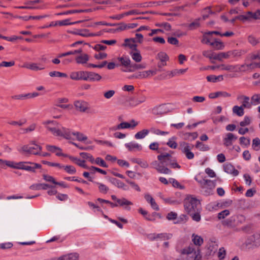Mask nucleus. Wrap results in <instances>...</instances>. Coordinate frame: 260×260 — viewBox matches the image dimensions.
Returning a JSON list of instances; mask_svg holds the SVG:
<instances>
[{
	"label": "nucleus",
	"mask_w": 260,
	"mask_h": 260,
	"mask_svg": "<svg viewBox=\"0 0 260 260\" xmlns=\"http://www.w3.org/2000/svg\"><path fill=\"white\" fill-rule=\"evenodd\" d=\"M157 158L160 161L161 165L166 167L170 166L175 158L168 153H161L160 155H157Z\"/></svg>",
	"instance_id": "423d86ee"
},
{
	"label": "nucleus",
	"mask_w": 260,
	"mask_h": 260,
	"mask_svg": "<svg viewBox=\"0 0 260 260\" xmlns=\"http://www.w3.org/2000/svg\"><path fill=\"white\" fill-rule=\"evenodd\" d=\"M237 137L235 136L232 133H228L225 137L223 139V144L225 146L228 147L233 144V141L237 140Z\"/></svg>",
	"instance_id": "6ab92c4d"
},
{
	"label": "nucleus",
	"mask_w": 260,
	"mask_h": 260,
	"mask_svg": "<svg viewBox=\"0 0 260 260\" xmlns=\"http://www.w3.org/2000/svg\"><path fill=\"white\" fill-rule=\"evenodd\" d=\"M198 136L197 132L193 133H186L184 134V139L188 140H195Z\"/></svg>",
	"instance_id": "4c0bfd02"
},
{
	"label": "nucleus",
	"mask_w": 260,
	"mask_h": 260,
	"mask_svg": "<svg viewBox=\"0 0 260 260\" xmlns=\"http://www.w3.org/2000/svg\"><path fill=\"white\" fill-rule=\"evenodd\" d=\"M54 126L48 125L46 126V128L55 136H62L67 139H71V133L70 129L63 127L61 129H60L59 124L57 122Z\"/></svg>",
	"instance_id": "7ed1b4c3"
},
{
	"label": "nucleus",
	"mask_w": 260,
	"mask_h": 260,
	"mask_svg": "<svg viewBox=\"0 0 260 260\" xmlns=\"http://www.w3.org/2000/svg\"><path fill=\"white\" fill-rule=\"evenodd\" d=\"M196 147L200 151H208L209 150V147L207 145H206L199 141H197L196 142Z\"/></svg>",
	"instance_id": "a18cd8bd"
},
{
	"label": "nucleus",
	"mask_w": 260,
	"mask_h": 260,
	"mask_svg": "<svg viewBox=\"0 0 260 260\" xmlns=\"http://www.w3.org/2000/svg\"><path fill=\"white\" fill-rule=\"evenodd\" d=\"M74 105L76 109L81 112H84L88 109V104L84 101H76L74 102Z\"/></svg>",
	"instance_id": "9b49d317"
},
{
	"label": "nucleus",
	"mask_w": 260,
	"mask_h": 260,
	"mask_svg": "<svg viewBox=\"0 0 260 260\" xmlns=\"http://www.w3.org/2000/svg\"><path fill=\"white\" fill-rule=\"evenodd\" d=\"M248 41L250 44H251L253 46H255L259 43L258 39L256 38L254 36L252 35H250L249 36H248Z\"/></svg>",
	"instance_id": "bf43d9fd"
},
{
	"label": "nucleus",
	"mask_w": 260,
	"mask_h": 260,
	"mask_svg": "<svg viewBox=\"0 0 260 260\" xmlns=\"http://www.w3.org/2000/svg\"><path fill=\"white\" fill-rule=\"evenodd\" d=\"M36 125L35 124H32L26 128H22L21 130L22 131V134H26L29 132H31L34 131L36 128Z\"/></svg>",
	"instance_id": "338daca9"
},
{
	"label": "nucleus",
	"mask_w": 260,
	"mask_h": 260,
	"mask_svg": "<svg viewBox=\"0 0 260 260\" xmlns=\"http://www.w3.org/2000/svg\"><path fill=\"white\" fill-rule=\"evenodd\" d=\"M73 33L75 35H78L85 37H93V35L89 33L87 29H81L78 30L77 31L74 32Z\"/></svg>",
	"instance_id": "ea45409f"
},
{
	"label": "nucleus",
	"mask_w": 260,
	"mask_h": 260,
	"mask_svg": "<svg viewBox=\"0 0 260 260\" xmlns=\"http://www.w3.org/2000/svg\"><path fill=\"white\" fill-rule=\"evenodd\" d=\"M180 149L183 153H185L191 150V148L189 144L185 142L180 143Z\"/></svg>",
	"instance_id": "58836bf2"
},
{
	"label": "nucleus",
	"mask_w": 260,
	"mask_h": 260,
	"mask_svg": "<svg viewBox=\"0 0 260 260\" xmlns=\"http://www.w3.org/2000/svg\"><path fill=\"white\" fill-rule=\"evenodd\" d=\"M195 180L200 184L202 192L205 196H209L213 194L214 189L216 186V181L205 178H200L199 176L194 178Z\"/></svg>",
	"instance_id": "f03ea898"
},
{
	"label": "nucleus",
	"mask_w": 260,
	"mask_h": 260,
	"mask_svg": "<svg viewBox=\"0 0 260 260\" xmlns=\"http://www.w3.org/2000/svg\"><path fill=\"white\" fill-rule=\"evenodd\" d=\"M250 118L247 116H245L243 120L241 121L240 122V125L241 126H245L249 125L250 124Z\"/></svg>",
	"instance_id": "0e129e2a"
},
{
	"label": "nucleus",
	"mask_w": 260,
	"mask_h": 260,
	"mask_svg": "<svg viewBox=\"0 0 260 260\" xmlns=\"http://www.w3.org/2000/svg\"><path fill=\"white\" fill-rule=\"evenodd\" d=\"M223 59H228L226 52H222L216 54L214 56V59L219 61H222Z\"/></svg>",
	"instance_id": "09e8293b"
},
{
	"label": "nucleus",
	"mask_w": 260,
	"mask_h": 260,
	"mask_svg": "<svg viewBox=\"0 0 260 260\" xmlns=\"http://www.w3.org/2000/svg\"><path fill=\"white\" fill-rule=\"evenodd\" d=\"M60 169H63L68 173L70 174H75L76 172V170L72 166H64L62 165V167Z\"/></svg>",
	"instance_id": "c03bdc74"
},
{
	"label": "nucleus",
	"mask_w": 260,
	"mask_h": 260,
	"mask_svg": "<svg viewBox=\"0 0 260 260\" xmlns=\"http://www.w3.org/2000/svg\"><path fill=\"white\" fill-rule=\"evenodd\" d=\"M50 77H63L67 78L68 75L66 73H61L58 71H52L49 73Z\"/></svg>",
	"instance_id": "49530a36"
},
{
	"label": "nucleus",
	"mask_w": 260,
	"mask_h": 260,
	"mask_svg": "<svg viewBox=\"0 0 260 260\" xmlns=\"http://www.w3.org/2000/svg\"><path fill=\"white\" fill-rule=\"evenodd\" d=\"M30 164V161H21L17 163L16 169L24 170L26 171L27 166Z\"/></svg>",
	"instance_id": "864d4df0"
},
{
	"label": "nucleus",
	"mask_w": 260,
	"mask_h": 260,
	"mask_svg": "<svg viewBox=\"0 0 260 260\" xmlns=\"http://www.w3.org/2000/svg\"><path fill=\"white\" fill-rule=\"evenodd\" d=\"M75 59L77 63L84 64L89 60V56L87 54H81L77 56Z\"/></svg>",
	"instance_id": "7c9ffc66"
},
{
	"label": "nucleus",
	"mask_w": 260,
	"mask_h": 260,
	"mask_svg": "<svg viewBox=\"0 0 260 260\" xmlns=\"http://www.w3.org/2000/svg\"><path fill=\"white\" fill-rule=\"evenodd\" d=\"M135 42L136 40L134 38L125 39L122 46L129 47L132 51L137 50V45Z\"/></svg>",
	"instance_id": "412c9836"
},
{
	"label": "nucleus",
	"mask_w": 260,
	"mask_h": 260,
	"mask_svg": "<svg viewBox=\"0 0 260 260\" xmlns=\"http://www.w3.org/2000/svg\"><path fill=\"white\" fill-rule=\"evenodd\" d=\"M247 246L258 247L260 245V235L254 234L249 236L245 242Z\"/></svg>",
	"instance_id": "6e6552de"
},
{
	"label": "nucleus",
	"mask_w": 260,
	"mask_h": 260,
	"mask_svg": "<svg viewBox=\"0 0 260 260\" xmlns=\"http://www.w3.org/2000/svg\"><path fill=\"white\" fill-rule=\"evenodd\" d=\"M57 25H59L60 26L63 25H72L76 23H78L80 22V21H76V22H70L69 19H65L59 21H57Z\"/></svg>",
	"instance_id": "4d7b16f0"
},
{
	"label": "nucleus",
	"mask_w": 260,
	"mask_h": 260,
	"mask_svg": "<svg viewBox=\"0 0 260 260\" xmlns=\"http://www.w3.org/2000/svg\"><path fill=\"white\" fill-rule=\"evenodd\" d=\"M226 255V251L223 247L219 249L218 252V257L219 259L222 260L224 258Z\"/></svg>",
	"instance_id": "774afa93"
},
{
	"label": "nucleus",
	"mask_w": 260,
	"mask_h": 260,
	"mask_svg": "<svg viewBox=\"0 0 260 260\" xmlns=\"http://www.w3.org/2000/svg\"><path fill=\"white\" fill-rule=\"evenodd\" d=\"M246 51L244 50H233V57H240L243 54H244Z\"/></svg>",
	"instance_id": "052dcab7"
},
{
	"label": "nucleus",
	"mask_w": 260,
	"mask_h": 260,
	"mask_svg": "<svg viewBox=\"0 0 260 260\" xmlns=\"http://www.w3.org/2000/svg\"><path fill=\"white\" fill-rule=\"evenodd\" d=\"M102 79V76L96 73L86 71L85 81L90 82L99 81Z\"/></svg>",
	"instance_id": "ddd939ff"
},
{
	"label": "nucleus",
	"mask_w": 260,
	"mask_h": 260,
	"mask_svg": "<svg viewBox=\"0 0 260 260\" xmlns=\"http://www.w3.org/2000/svg\"><path fill=\"white\" fill-rule=\"evenodd\" d=\"M240 143L241 145L248 146L250 145V140L248 138H246L244 137H241L240 138Z\"/></svg>",
	"instance_id": "69168bd1"
},
{
	"label": "nucleus",
	"mask_w": 260,
	"mask_h": 260,
	"mask_svg": "<svg viewBox=\"0 0 260 260\" xmlns=\"http://www.w3.org/2000/svg\"><path fill=\"white\" fill-rule=\"evenodd\" d=\"M247 60H253L256 59L260 60V51L255 53H250L247 57Z\"/></svg>",
	"instance_id": "5fc2aeb1"
},
{
	"label": "nucleus",
	"mask_w": 260,
	"mask_h": 260,
	"mask_svg": "<svg viewBox=\"0 0 260 260\" xmlns=\"http://www.w3.org/2000/svg\"><path fill=\"white\" fill-rule=\"evenodd\" d=\"M252 147L255 151L260 150V139L258 138H255L253 139Z\"/></svg>",
	"instance_id": "79ce46f5"
},
{
	"label": "nucleus",
	"mask_w": 260,
	"mask_h": 260,
	"mask_svg": "<svg viewBox=\"0 0 260 260\" xmlns=\"http://www.w3.org/2000/svg\"><path fill=\"white\" fill-rule=\"evenodd\" d=\"M151 165L152 168L156 169L159 173L165 174H172V171L167 167L162 166L160 161L158 162L157 161L154 160L151 163Z\"/></svg>",
	"instance_id": "0eeeda50"
},
{
	"label": "nucleus",
	"mask_w": 260,
	"mask_h": 260,
	"mask_svg": "<svg viewBox=\"0 0 260 260\" xmlns=\"http://www.w3.org/2000/svg\"><path fill=\"white\" fill-rule=\"evenodd\" d=\"M109 181L112 184L115 185L119 188H122L124 190H128L129 189V188L127 185H126L124 183H123L120 180H119L116 178H110L109 179Z\"/></svg>",
	"instance_id": "aec40b11"
},
{
	"label": "nucleus",
	"mask_w": 260,
	"mask_h": 260,
	"mask_svg": "<svg viewBox=\"0 0 260 260\" xmlns=\"http://www.w3.org/2000/svg\"><path fill=\"white\" fill-rule=\"evenodd\" d=\"M220 96L224 98L230 97L231 96V94L225 91H218L216 92H212L209 94V98L210 99H215Z\"/></svg>",
	"instance_id": "393cba45"
},
{
	"label": "nucleus",
	"mask_w": 260,
	"mask_h": 260,
	"mask_svg": "<svg viewBox=\"0 0 260 260\" xmlns=\"http://www.w3.org/2000/svg\"><path fill=\"white\" fill-rule=\"evenodd\" d=\"M118 60L120 61L122 66L127 67L130 66L131 60L129 57L126 56H122L118 58Z\"/></svg>",
	"instance_id": "37998d69"
},
{
	"label": "nucleus",
	"mask_w": 260,
	"mask_h": 260,
	"mask_svg": "<svg viewBox=\"0 0 260 260\" xmlns=\"http://www.w3.org/2000/svg\"><path fill=\"white\" fill-rule=\"evenodd\" d=\"M135 163L138 164L141 167L143 168H147L149 167V165L147 161L142 160L140 158H137L134 161Z\"/></svg>",
	"instance_id": "de8ad7c7"
},
{
	"label": "nucleus",
	"mask_w": 260,
	"mask_h": 260,
	"mask_svg": "<svg viewBox=\"0 0 260 260\" xmlns=\"http://www.w3.org/2000/svg\"><path fill=\"white\" fill-rule=\"evenodd\" d=\"M242 107L239 106H234L233 107L232 111L233 113L236 114L238 116H242L244 114V110Z\"/></svg>",
	"instance_id": "72a5a7b5"
},
{
	"label": "nucleus",
	"mask_w": 260,
	"mask_h": 260,
	"mask_svg": "<svg viewBox=\"0 0 260 260\" xmlns=\"http://www.w3.org/2000/svg\"><path fill=\"white\" fill-rule=\"evenodd\" d=\"M86 71L73 72L70 74L71 79L74 80L85 81Z\"/></svg>",
	"instance_id": "2eb2a0df"
},
{
	"label": "nucleus",
	"mask_w": 260,
	"mask_h": 260,
	"mask_svg": "<svg viewBox=\"0 0 260 260\" xmlns=\"http://www.w3.org/2000/svg\"><path fill=\"white\" fill-rule=\"evenodd\" d=\"M238 218L243 219V217L242 215L237 216L234 215L230 217L228 219L222 221V225L229 227H233L237 225V219Z\"/></svg>",
	"instance_id": "9d476101"
},
{
	"label": "nucleus",
	"mask_w": 260,
	"mask_h": 260,
	"mask_svg": "<svg viewBox=\"0 0 260 260\" xmlns=\"http://www.w3.org/2000/svg\"><path fill=\"white\" fill-rule=\"evenodd\" d=\"M138 122H136L134 120L131 121V123L123 122L117 125L116 129H125L128 128H134L138 125Z\"/></svg>",
	"instance_id": "a211bd4d"
},
{
	"label": "nucleus",
	"mask_w": 260,
	"mask_h": 260,
	"mask_svg": "<svg viewBox=\"0 0 260 260\" xmlns=\"http://www.w3.org/2000/svg\"><path fill=\"white\" fill-rule=\"evenodd\" d=\"M146 100L145 95H141L138 97H132L129 99V104L133 107L137 106L139 104L144 103Z\"/></svg>",
	"instance_id": "4468645a"
},
{
	"label": "nucleus",
	"mask_w": 260,
	"mask_h": 260,
	"mask_svg": "<svg viewBox=\"0 0 260 260\" xmlns=\"http://www.w3.org/2000/svg\"><path fill=\"white\" fill-rule=\"evenodd\" d=\"M248 71L246 63H244L241 65L236 64V72H245Z\"/></svg>",
	"instance_id": "8fccbe9b"
},
{
	"label": "nucleus",
	"mask_w": 260,
	"mask_h": 260,
	"mask_svg": "<svg viewBox=\"0 0 260 260\" xmlns=\"http://www.w3.org/2000/svg\"><path fill=\"white\" fill-rule=\"evenodd\" d=\"M93 183L98 186L99 190L101 193L107 194L109 190V187L102 183L95 181Z\"/></svg>",
	"instance_id": "c85d7f7f"
},
{
	"label": "nucleus",
	"mask_w": 260,
	"mask_h": 260,
	"mask_svg": "<svg viewBox=\"0 0 260 260\" xmlns=\"http://www.w3.org/2000/svg\"><path fill=\"white\" fill-rule=\"evenodd\" d=\"M149 133V129H143V130L137 133L135 135V138L136 139H143L148 135Z\"/></svg>",
	"instance_id": "473e14b6"
},
{
	"label": "nucleus",
	"mask_w": 260,
	"mask_h": 260,
	"mask_svg": "<svg viewBox=\"0 0 260 260\" xmlns=\"http://www.w3.org/2000/svg\"><path fill=\"white\" fill-rule=\"evenodd\" d=\"M117 203L118 206L123 207L124 209L128 211H129L131 209L129 206L133 205L132 202L127 200L124 198L119 199V200H117Z\"/></svg>",
	"instance_id": "f3484780"
},
{
	"label": "nucleus",
	"mask_w": 260,
	"mask_h": 260,
	"mask_svg": "<svg viewBox=\"0 0 260 260\" xmlns=\"http://www.w3.org/2000/svg\"><path fill=\"white\" fill-rule=\"evenodd\" d=\"M181 253L182 254L187 255L192 254V257H193V259L189 258L188 260H201V250L199 248L196 250L192 245L182 249Z\"/></svg>",
	"instance_id": "39448f33"
},
{
	"label": "nucleus",
	"mask_w": 260,
	"mask_h": 260,
	"mask_svg": "<svg viewBox=\"0 0 260 260\" xmlns=\"http://www.w3.org/2000/svg\"><path fill=\"white\" fill-rule=\"evenodd\" d=\"M237 100L241 103L242 105L241 106L243 108L248 109L251 108L252 106L249 96L243 94H240L237 96Z\"/></svg>",
	"instance_id": "1a4fd4ad"
},
{
	"label": "nucleus",
	"mask_w": 260,
	"mask_h": 260,
	"mask_svg": "<svg viewBox=\"0 0 260 260\" xmlns=\"http://www.w3.org/2000/svg\"><path fill=\"white\" fill-rule=\"evenodd\" d=\"M129 54L132 59L137 62H139L142 60V57L140 54V51L137 49V50L132 51Z\"/></svg>",
	"instance_id": "bb28decb"
},
{
	"label": "nucleus",
	"mask_w": 260,
	"mask_h": 260,
	"mask_svg": "<svg viewBox=\"0 0 260 260\" xmlns=\"http://www.w3.org/2000/svg\"><path fill=\"white\" fill-rule=\"evenodd\" d=\"M33 145L30 146L28 145H23L20 148L18 149V151L23 154H28L34 155L40 154V152L42 150V147L34 143H31Z\"/></svg>",
	"instance_id": "20e7f679"
},
{
	"label": "nucleus",
	"mask_w": 260,
	"mask_h": 260,
	"mask_svg": "<svg viewBox=\"0 0 260 260\" xmlns=\"http://www.w3.org/2000/svg\"><path fill=\"white\" fill-rule=\"evenodd\" d=\"M41 167L42 166L40 164L30 161V164H29L27 166L26 171L29 172L35 173L36 172V169H40Z\"/></svg>",
	"instance_id": "cd10ccee"
},
{
	"label": "nucleus",
	"mask_w": 260,
	"mask_h": 260,
	"mask_svg": "<svg viewBox=\"0 0 260 260\" xmlns=\"http://www.w3.org/2000/svg\"><path fill=\"white\" fill-rule=\"evenodd\" d=\"M251 106H256L260 104V93H255L251 97Z\"/></svg>",
	"instance_id": "f704fd0d"
},
{
	"label": "nucleus",
	"mask_w": 260,
	"mask_h": 260,
	"mask_svg": "<svg viewBox=\"0 0 260 260\" xmlns=\"http://www.w3.org/2000/svg\"><path fill=\"white\" fill-rule=\"evenodd\" d=\"M175 140L176 138L175 137H172L169 140V141L167 143V145L171 148H176L177 147V143L175 142Z\"/></svg>",
	"instance_id": "3c124183"
},
{
	"label": "nucleus",
	"mask_w": 260,
	"mask_h": 260,
	"mask_svg": "<svg viewBox=\"0 0 260 260\" xmlns=\"http://www.w3.org/2000/svg\"><path fill=\"white\" fill-rule=\"evenodd\" d=\"M53 186L45 183L34 184L30 186L29 188L31 190H39L41 189L46 190L49 188H52Z\"/></svg>",
	"instance_id": "5701e85b"
},
{
	"label": "nucleus",
	"mask_w": 260,
	"mask_h": 260,
	"mask_svg": "<svg viewBox=\"0 0 260 260\" xmlns=\"http://www.w3.org/2000/svg\"><path fill=\"white\" fill-rule=\"evenodd\" d=\"M230 213V211L229 210H224L218 213L217 217L219 219H223L229 216Z\"/></svg>",
	"instance_id": "13d9d810"
},
{
	"label": "nucleus",
	"mask_w": 260,
	"mask_h": 260,
	"mask_svg": "<svg viewBox=\"0 0 260 260\" xmlns=\"http://www.w3.org/2000/svg\"><path fill=\"white\" fill-rule=\"evenodd\" d=\"M157 57L161 61V62H165L169 59V56L164 52H159L157 54Z\"/></svg>",
	"instance_id": "603ef678"
},
{
	"label": "nucleus",
	"mask_w": 260,
	"mask_h": 260,
	"mask_svg": "<svg viewBox=\"0 0 260 260\" xmlns=\"http://www.w3.org/2000/svg\"><path fill=\"white\" fill-rule=\"evenodd\" d=\"M155 25L158 27H163L166 30L169 31L171 29V25L168 22L156 23Z\"/></svg>",
	"instance_id": "6e6d98bb"
},
{
	"label": "nucleus",
	"mask_w": 260,
	"mask_h": 260,
	"mask_svg": "<svg viewBox=\"0 0 260 260\" xmlns=\"http://www.w3.org/2000/svg\"><path fill=\"white\" fill-rule=\"evenodd\" d=\"M17 163L13 161H9V160H3V162H2V165L3 164H5L7 166L13 168V169H16L17 167Z\"/></svg>",
	"instance_id": "680f3d73"
},
{
	"label": "nucleus",
	"mask_w": 260,
	"mask_h": 260,
	"mask_svg": "<svg viewBox=\"0 0 260 260\" xmlns=\"http://www.w3.org/2000/svg\"><path fill=\"white\" fill-rule=\"evenodd\" d=\"M168 109L165 104L160 105L154 107L152 109V113L156 115H160L167 113Z\"/></svg>",
	"instance_id": "f8f14e48"
},
{
	"label": "nucleus",
	"mask_w": 260,
	"mask_h": 260,
	"mask_svg": "<svg viewBox=\"0 0 260 260\" xmlns=\"http://www.w3.org/2000/svg\"><path fill=\"white\" fill-rule=\"evenodd\" d=\"M71 139L72 138V136H75L76 137V139L79 141H83L87 140V138L86 136L84 135L83 134L80 133L79 132H71Z\"/></svg>",
	"instance_id": "e433bc0d"
},
{
	"label": "nucleus",
	"mask_w": 260,
	"mask_h": 260,
	"mask_svg": "<svg viewBox=\"0 0 260 260\" xmlns=\"http://www.w3.org/2000/svg\"><path fill=\"white\" fill-rule=\"evenodd\" d=\"M192 241L193 244L198 246H200L204 242L203 239L200 236L193 234L191 236Z\"/></svg>",
	"instance_id": "c756f323"
},
{
	"label": "nucleus",
	"mask_w": 260,
	"mask_h": 260,
	"mask_svg": "<svg viewBox=\"0 0 260 260\" xmlns=\"http://www.w3.org/2000/svg\"><path fill=\"white\" fill-rule=\"evenodd\" d=\"M224 171L234 176H237L239 175V171L236 170L235 167L230 163H226L223 165Z\"/></svg>",
	"instance_id": "dca6fc26"
},
{
	"label": "nucleus",
	"mask_w": 260,
	"mask_h": 260,
	"mask_svg": "<svg viewBox=\"0 0 260 260\" xmlns=\"http://www.w3.org/2000/svg\"><path fill=\"white\" fill-rule=\"evenodd\" d=\"M94 164L104 168H107L108 167V166L107 165V164L105 162L104 159H103L101 157H97L95 159V161Z\"/></svg>",
	"instance_id": "e2e57ef3"
},
{
	"label": "nucleus",
	"mask_w": 260,
	"mask_h": 260,
	"mask_svg": "<svg viewBox=\"0 0 260 260\" xmlns=\"http://www.w3.org/2000/svg\"><path fill=\"white\" fill-rule=\"evenodd\" d=\"M185 211L191 217L193 220L199 222L201 219L202 207L199 200L193 197L187 198L184 203Z\"/></svg>",
	"instance_id": "f257e3e1"
},
{
	"label": "nucleus",
	"mask_w": 260,
	"mask_h": 260,
	"mask_svg": "<svg viewBox=\"0 0 260 260\" xmlns=\"http://www.w3.org/2000/svg\"><path fill=\"white\" fill-rule=\"evenodd\" d=\"M125 146L130 151H134L135 150L140 151L142 149V146L135 142H131L129 143H126L125 144Z\"/></svg>",
	"instance_id": "b1692460"
},
{
	"label": "nucleus",
	"mask_w": 260,
	"mask_h": 260,
	"mask_svg": "<svg viewBox=\"0 0 260 260\" xmlns=\"http://www.w3.org/2000/svg\"><path fill=\"white\" fill-rule=\"evenodd\" d=\"M210 45L215 47L217 50H221L224 48L223 43L217 41L216 39L214 42H211Z\"/></svg>",
	"instance_id": "a19ab883"
},
{
	"label": "nucleus",
	"mask_w": 260,
	"mask_h": 260,
	"mask_svg": "<svg viewBox=\"0 0 260 260\" xmlns=\"http://www.w3.org/2000/svg\"><path fill=\"white\" fill-rule=\"evenodd\" d=\"M25 67L32 71H37L42 70L45 69L44 66L40 63H31L26 64Z\"/></svg>",
	"instance_id": "a878e982"
},
{
	"label": "nucleus",
	"mask_w": 260,
	"mask_h": 260,
	"mask_svg": "<svg viewBox=\"0 0 260 260\" xmlns=\"http://www.w3.org/2000/svg\"><path fill=\"white\" fill-rule=\"evenodd\" d=\"M156 237L157 240H167L171 239L173 237V234L169 233H161L157 234Z\"/></svg>",
	"instance_id": "2f4dec72"
},
{
	"label": "nucleus",
	"mask_w": 260,
	"mask_h": 260,
	"mask_svg": "<svg viewBox=\"0 0 260 260\" xmlns=\"http://www.w3.org/2000/svg\"><path fill=\"white\" fill-rule=\"evenodd\" d=\"M221 70L236 72V64L232 65V64H221Z\"/></svg>",
	"instance_id": "c9c22d12"
},
{
	"label": "nucleus",
	"mask_w": 260,
	"mask_h": 260,
	"mask_svg": "<svg viewBox=\"0 0 260 260\" xmlns=\"http://www.w3.org/2000/svg\"><path fill=\"white\" fill-rule=\"evenodd\" d=\"M144 198L146 201L150 204L152 208L156 211L159 210V209L158 206L150 194L148 193L145 194Z\"/></svg>",
	"instance_id": "4be33fe9"
}]
</instances>
